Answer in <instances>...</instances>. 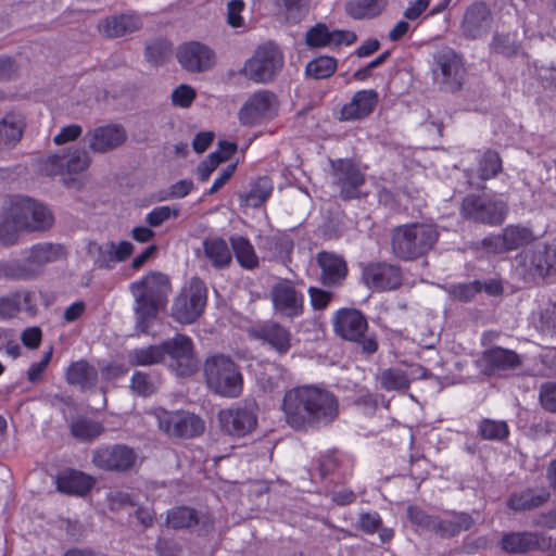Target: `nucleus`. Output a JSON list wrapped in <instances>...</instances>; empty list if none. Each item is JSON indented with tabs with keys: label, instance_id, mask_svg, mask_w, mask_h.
Instances as JSON below:
<instances>
[{
	"label": "nucleus",
	"instance_id": "64",
	"mask_svg": "<svg viewBox=\"0 0 556 556\" xmlns=\"http://www.w3.org/2000/svg\"><path fill=\"white\" fill-rule=\"evenodd\" d=\"M109 505L111 509H119L126 506H134L135 503L127 492L113 491L109 494Z\"/></svg>",
	"mask_w": 556,
	"mask_h": 556
},
{
	"label": "nucleus",
	"instance_id": "28",
	"mask_svg": "<svg viewBox=\"0 0 556 556\" xmlns=\"http://www.w3.org/2000/svg\"><path fill=\"white\" fill-rule=\"evenodd\" d=\"M55 483L62 493L84 496L91 490L94 480L81 471L68 469L58 475Z\"/></svg>",
	"mask_w": 556,
	"mask_h": 556
},
{
	"label": "nucleus",
	"instance_id": "34",
	"mask_svg": "<svg viewBox=\"0 0 556 556\" xmlns=\"http://www.w3.org/2000/svg\"><path fill=\"white\" fill-rule=\"evenodd\" d=\"M389 0H352L345 4L348 15L353 18H372L382 13Z\"/></svg>",
	"mask_w": 556,
	"mask_h": 556
},
{
	"label": "nucleus",
	"instance_id": "19",
	"mask_svg": "<svg viewBox=\"0 0 556 556\" xmlns=\"http://www.w3.org/2000/svg\"><path fill=\"white\" fill-rule=\"evenodd\" d=\"M136 459L135 451L126 445L98 448L92 457V462L98 468L115 471L130 469L135 465Z\"/></svg>",
	"mask_w": 556,
	"mask_h": 556
},
{
	"label": "nucleus",
	"instance_id": "39",
	"mask_svg": "<svg viewBox=\"0 0 556 556\" xmlns=\"http://www.w3.org/2000/svg\"><path fill=\"white\" fill-rule=\"evenodd\" d=\"M539 545L535 534L529 532L508 533L502 539V547L509 553L528 552Z\"/></svg>",
	"mask_w": 556,
	"mask_h": 556
},
{
	"label": "nucleus",
	"instance_id": "23",
	"mask_svg": "<svg viewBox=\"0 0 556 556\" xmlns=\"http://www.w3.org/2000/svg\"><path fill=\"white\" fill-rule=\"evenodd\" d=\"M333 327L343 339L356 341L367 329V320L359 311L343 308L337 312Z\"/></svg>",
	"mask_w": 556,
	"mask_h": 556
},
{
	"label": "nucleus",
	"instance_id": "58",
	"mask_svg": "<svg viewBox=\"0 0 556 556\" xmlns=\"http://www.w3.org/2000/svg\"><path fill=\"white\" fill-rule=\"evenodd\" d=\"M540 403L548 412H556V384L547 382L542 386L540 391Z\"/></svg>",
	"mask_w": 556,
	"mask_h": 556
},
{
	"label": "nucleus",
	"instance_id": "59",
	"mask_svg": "<svg viewBox=\"0 0 556 556\" xmlns=\"http://www.w3.org/2000/svg\"><path fill=\"white\" fill-rule=\"evenodd\" d=\"M20 74V65L10 56H0V80L15 79Z\"/></svg>",
	"mask_w": 556,
	"mask_h": 556
},
{
	"label": "nucleus",
	"instance_id": "16",
	"mask_svg": "<svg viewBox=\"0 0 556 556\" xmlns=\"http://www.w3.org/2000/svg\"><path fill=\"white\" fill-rule=\"evenodd\" d=\"M89 164L90 157L88 152L84 148H78L72 150L66 155H49L41 163L40 170L48 176L64 174L65 172L72 174L87 169Z\"/></svg>",
	"mask_w": 556,
	"mask_h": 556
},
{
	"label": "nucleus",
	"instance_id": "45",
	"mask_svg": "<svg viewBox=\"0 0 556 556\" xmlns=\"http://www.w3.org/2000/svg\"><path fill=\"white\" fill-rule=\"evenodd\" d=\"M21 230L25 229L17 226L15 213L10 204L0 220V242L4 244H13L17 239L18 231Z\"/></svg>",
	"mask_w": 556,
	"mask_h": 556
},
{
	"label": "nucleus",
	"instance_id": "41",
	"mask_svg": "<svg viewBox=\"0 0 556 556\" xmlns=\"http://www.w3.org/2000/svg\"><path fill=\"white\" fill-rule=\"evenodd\" d=\"M172 54V47L165 37H154L147 43L146 59L152 65L165 63Z\"/></svg>",
	"mask_w": 556,
	"mask_h": 556
},
{
	"label": "nucleus",
	"instance_id": "57",
	"mask_svg": "<svg viewBox=\"0 0 556 556\" xmlns=\"http://www.w3.org/2000/svg\"><path fill=\"white\" fill-rule=\"evenodd\" d=\"M358 525L364 532L372 534L380 529L382 520L377 511L362 513Z\"/></svg>",
	"mask_w": 556,
	"mask_h": 556
},
{
	"label": "nucleus",
	"instance_id": "55",
	"mask_svg": "<svg viewBox=\"0 0 556 556\" xmlns=\"http://www.w3.org/2000/svg\"><path fill=\"white\" fill-rule=\"evenodd\" d=\"M131 389L139 395L148 396L155 391L156 387L150 380L148 375L141 371H136L131 378Z\"/></svg>",
	"mask_w": 556,
	"mask_h": 556
},
{
	"label": "nucleus",
	"instance_id": "9",
	"mask_svg": "<svg viewBox=\"0 0 556 556\" xmlns=\"http://www.w3.org/2000/svg\"><path fill=\"white\" fill-rule=\"evenodd\" d=\"M278 97L269 90L253 92L241 106L238 117L243 125H256L275 118L279 113Z\"/></svg>",
	"mask_w": 556,
	"mask_h": 556
},
{
	"label": "nucleus",
	"instance_id": "27",
	"mask_svg": "<svg viewBox=\"0 0 556 556\" xmlns=\"http://www.w3.org/2000/svg\"><path fill=\"white\" fill-rule=\"evenodd\" d=\"M493 16L490 9L482 2L472 3L466 10L462 27L469 34H481L491 30Z\"/></svg>",
	"mask_w": 556,
	"mask_h": 556
},
{
	"label": "nucleus",
	"instance_id": "37",
	"mask_svg": "<svg viewBox=\"0 0 556 556\" xmlns=\"http://www.w3.org/2000/svg\"><path fill=\"white\" fill-rule=\"evenodd\" d=\"M261 337L279 353H286L291 346L290 332L278 324H269L262 328Z\"/></svg>",
	"mask_w": 556,
	"mask_h": 556
},
{
	"label": "nucleus",
	"instance_id": "62",
	"mask_svg": "<svg viewBox=\"0 0 556 556\" xmlns=\"http://www.w3.org/2000/svg\"><path fill=\"white\" fill-rule=\"evenodd\" d=\"M244 8V3L241 0H231L227 4V22L232 27H239L242 25V17L240 15Z\"/></svg>",
	"mask_w": 556,
	"mask_h": 556
},
{
	"label": "nucleus",
	"instance_id": "3",
	"mask_svg": "<svg viewBox=\"0 0 556 556\" xmlns=\"http://www.w3.org/2000/svg\"><path fill=\"white\" fill-rule=\"evenodd\" d=\"M66 256V249L60 243L41 242L33 245L25 255L24 262L9 260L0 262V277L29 279L42 271L46 265Z\"/></svg>",
	"mask_w": 556,
	"mask_h": 556
},
{
	"label": "nucleus",
	"instance_id": "4",
	"mask_svg": "<svg viewBox=\"0 0 556 556\" xmlns=\"http://www.w3.org/2000/svg\"><path fill=\"white\" fill-rule=\"evenodd\" d=\"M204 378L207 388L215 394L235 399L243 390V376L240 367L225 354H214L204 362Z\"/></svg>",
	"mask_w": 556,
	"mask_h": 556
},
{
	"label": "nucleus",
	"instance_id": "50",
	"mask_svg": "<svg viewBox=\"0 0 556 556\" xmlns=\"http://www.w3.org/2000/svg\"><path fill=\"white\" fill-rule=\"evenodd\" d=\"M508 427L504 421L483 420L480 424V433L488 440H501L508 435Z\"/></svg>",
	"mask_w": 556,
	"mask_h": 556
},
{
	"label": "nucleus",
	"instance_id": "51",
	"mask_svg": "<svg viewBox=\"0 0 556 556\" xmlns=\"http://www.w3.org/2000/svg\"><path fill=\"white\" fill-rule=\"evenodd\" d=\"M482 289L479 281L451 285L446 290L456 300L469 301Z\"/></svg>",
	"mask_w": 556,
	"mask_h": 556
},
{
	"label": "nucleus",
	"instance_id": "10",
	"mask_svg": "<svg viewBox=\"0 0 556 556\" xmlns=\"http://www.w3.org/2000/svg\"><path fill=\"white\" fill-rule=\"evenodd\" d=\"M16 216L17 226L27 231H45L54 223L52 212L42 203L29 198H17L10 201Z\"/></svg>",
	"mask_w": 556,
	"mask_h": 556
},
{
	"label": "nucleus",
	"instance_id": "26",
	"mask_svg": "<svg viewBox=\"0 0 556 556\" xmlns=\"http://www.w3.org/2000/svg\"><path fill=\"white\" fill-rule=\"evenodd\" d=\"M317 263L321 269V281L325 286H338L345 279L348 267L341 256L330 252H320Z\"/></svg>",
	"mask_w": 556,
	"mask_h": 556
},
{
	"label": "nucleus",
	"instance_id": "12",
	"mask_svg": "<svg viewBox=\"0 0 556 556\" xmlns=\"http://www.w3.org/2000/svg\"><path fill=\"white\" fill-rule=\"evenodd\" d=\"M462 212L472 220L497 225L505 218L506 205L502 200H495L488 194L468 195L463 202Z\"/></svg>",
	"mask_w": 556,
	"mask_h": 556
},
{
	"label": "nucleus",
	"instance_id": "15",
	"mask_svg": "<svg viewBox=\"0 0 556 556\" xmlns=\"http://www.w3.org/2000/svg\"><path fill=\"white\" fill-rule=\"evenodd\" d=\"M274 309L277 314L294 318L302 314L304 296L289 280L278 281L270 291Z\"/></svg>",
	"mask_w": 556,
	"mask_h": 556
},
{
	"label": "nucleus",
	"instance_id": "38",
	"mask_svg": "<svg viewBox=\"0 0 556 556\" xmlns=\"http://www.w3.org/2000/svg\"><path fill=\"white\" fill-rule=\"evenodd\" d=\"M24 118L17 113H8L0 121V142L4 144L17 142L23 134Z\"/></svg>",
	"mask_w": 556,
	"mask_h": 556
},
{
	"label": "nucleus",
	"instance_id": "11",
	"mask_svg": "<svg viewBox=\"0 0 556 556\" xmlns=\"http://www.w3.org/2000/svg\"><path fill=\"white\" fill-rule=\"evenodd\" d=\"M407 518L417 527L434 531L443 536L455 535L472 526L471 517L467 514H453L439 520L415 506L407 508Z\"/></svg>",
	"mask_w": 556,
	"mask_h": 556
},
{
	"label": "nucleus",
	"instance_id": "25",
	"mask_svg": "<svg viewBox=\"0 0 556 556\" xmlns=\"http://www.w3.org/2000/svg\"><path fill=\"white\" fill-rule=\"evenodd\" d=\"M378 102V94L374 90L357 91L351 101L344 104L340 111L341 121H353L369 115Z\"/></svg>",
	"mask_w": 556,
	"mask_h": 556
},
{
	"label": "nucleus",
	"instance_id": "20",
	"mask_svg": "<svg viewBox=\"0 0 556 556\" xmlns=\"http://www.w3.org/2000/svg\"><path fill=\"white\" fill-rule=\"evenodd\" d=\"M532 231L527 227L507 226L502 235H491L484 238L483 245L489 252L502 253L518 249L533 240Z\"/></svg>",
	"mask_w": 556,
	"mask_h": 556
},
{
	"label": "nucleus",
	"instance_id": "42",
	"mask_svg": "<svg viewBox=\"0 0 556 556\" xmlns=\"http://www.w3.org/2000/svg\"><path fill=\"white\" fill-rule=\"evenodd\" d=\"M72 434L83 441L97 438L103 431L100 422L86 417L76 418L71 426Z\"/></svg>",
	"mask_w": 556,
	"mask_h": 556
},
{
	"label": "nucleus",
	"instance_id": "6",
	"mask_svg": "<svg viewBox=\"0 0 556 556\" xmlns=\"http://www.w3.org/2000/svg\"><path fill=\"white\" fill-rule=\"evenodd\" d=\"M283 56L279 48L267 42L260 46L248 59L240 73L254 83L265 84L270 81L282 68Z\"/></svg>",
	"mask_w": 556,
	"mask_h": 556
},
{
	"label": "nucleus",
	"instance_id": "40",
	"mask_svg": "<svg viewBox=\"0 0 556 556\" xmlns=\"http://www.w3.org/2000/svg\"><path fill=\"white\" fill-rule=\"evenodd\" d=\"M233 253L238 263L248 269H252L258 264V258L255 254L253 245L250 241L241 236H233L230 238Z\"/></svg>",
	"mask_w": 556,
	"mask_h": 556
},
{
	"label": "nucleus",
	"instance_id": "30",
	"mask_svg": "<svg viewBox=\"0 0 556 556\" xmlns=\"http://www.w3.org/2000/svg\"><path fill=\"white\" fill-rule=\"evenodd\" d=\"M97 380V369L83 359L71 364L66 370V381L70 384L78 386L83 390L93 388Z\"/></svg>",
	"mask_w": 556,
	"mask_h": 556
},
{
	"label": "nucleus",
	"instance_id": "54",
	"mask_svg": "<svg viewBox=\"0 0 556 556\" xmlns=\"http://www.w3.org/2000/svg\"><path fill=\"white\" fill-rule=\"evenodd\" d=\"M18 313L20 303L14 293L0 296V321L12 319Z\"/></svg>",
	"mask_w": 556,
	"mask_h": 556
},
{
	"label": "nucleus",
	"instance_id": "1",
	"mask_svg": "<svg viewBox=\"0 0 556 556\" xmlns=\"http://www.w3.org/2000/svg\"><path fill=\"white\" fill-rule=\"evenodd\" d=\"M282 409L287 422L293 428L308 424L327 425L338 417L339 402L329 390L307 384L286 392Z\"/></svg>",
	"mask_w": 556,
	"mask_h": 556
},
{
	"label": "nucleus",
	"instance_id": "32",
	"mask_svg": "<svg viewBox=\"0 0 556 556\" xmlns=\"http://www.w3.org/2000/svg\"><path fill=\"white\" fill-rule=\"evenodd\" d=\"M548 497L549 494L545 490H526L513 494L507 501V506L515 511H522L541 506Z\"/></svg>",
	"mask_w": 556,
	"mask_h": 556
},
{
	"label": "nucleus",
	"instance_id": "2",
	"mask_svg": "<svg viewBox=\"0 0 556 556\" xmlns=\"http://www.w3.org/2000/svg\"><path fill=\"white\" fill-rule=\"evenodd\" d=\"M129 289L135 299L137 326L142 332H146L160 308L165 305V299L169 291V279L164 274L150 273L132 282Z\"/></svg>",
	"mask_w": 556,
	"mask_h": 556
},
{
	"label": "nucleus",
	"instance_id": "8",
	"mask_svg": "<svg viewBox=\"0 0 556 556\" xmlns=\"http://www.w3.org/2000/svg\"><path fill=\"white\" fill-rule=\"evenodd\" d=\"M160 430L168 435L176 438H194L203 433L205 429L204 420L187 410L169 412L164 408H155L152 412Z\"/></svg>",
	"mask_w": 556,
	"mask_h": 556
},
{
	"label": "nucleus",
	"instance_id": "29",
	"mask_svg": "<svg viewBox=\"0 0 556 556\" xmlns=\"http://www.w3.org/2000/svg\"><path fill=\"white\" fill-rule=\"evenodd\" d=\"M132 252L134 244L130 241H110L98 247L96 264L99 267L111 268L115 263L127 260Z\"/></svg>",
	"mask_w": 556,
	"mask_h": 556
},
{
	"label": "nucleus",
	"instance_id": "49",
	"mask_svg": "<svg viewBox=\"0 0 556 556\" xmlns=\"http://www.w3.org/2000/svg\"><path fill=\"white\" fill-rule=\"evenodd\" d=\"M288 24H296L308 9V0H280Z\"/></svg>",
	"mask_w": 556,
	"mask_h": 556
},
{
	"label": "nucleus",
	"instance_id": "24",
	"mask_svg": "<svg viewBox=\"0 0 556 556\" xmlns=\"http://www.w3.org/2000/svg\"><path fill=\"white\" fill-rule=\"evenodd\" d=\"M126 140V131L119 125L101 126L88 135V142L91 150L106 152L123 144Z\"/></svg>",
	"mask_w": 556,
	"mask_h": 556
},
{
	"label": "nucleus",
	"instance_id": "21",
	"mask_svg": "<svg viewBox=\"0 0 556 556\" xmlns=\"http://www.w3.org/2000/svg\"><path fill=\"white\" fill-rule=\"evenodd\" d=\"M177 60L189 72H203L211 68L215 62L213 51L198 42H188L177 50Z\"/></svg>",
	"mask_w": 556,
	"mask_h": 556
},
{
	"label": "nucleus",
	"instance_id": "43",
	"mask_svg": "<svg viewBox=\"0 0 556 556\" xmlns=\"http://www.w3.org/2000/svg\"><path fill=\"white\" fill-rule=\"evenodd\" d=\"M271 192V180L267 177H261L254 182L252 189L245 194L244 201L249 206L258 207L270 197Z\"/></svg>",
	"mask_w": 556,
	"mask_h": 556
},
{
	"label": "nucleus",
	"instance_id": "33",
	"mask_svg": "<svg viewBox=\"0 0 556 556\" xmlns=\"http://www.w3.org/2000/svg\"><path fill=\"white\" fill-rule=\"evenodd\" d=\"M205 257L216 268L227 266L231 261V251L222 238H207L203 241Z\"/></svg>",
	"mask_w": 556,
	"mask_h": 556
},
{
	"label": "nucleus",
	"instance_id": "13",
	"mask_svg": "<svg viewBox=\"0 0 556 556\" xmlns=\"http://www.w3.org/2000/svg\"><path fill=\"white\" fill-rule=\"evenodd\" d=\"M217 418L222 429L233 437L247 435L257 426L256 410L251 404H237L222 409Z\"/></svg>",
	"mask_w": 556,
	"mask_h": 556
},
{
	"label": "nucleus",
	"instance_id": "18",
	"mask_svg": "<svg viewBox=\"0 0 556 556\" xmlns=\"http://www.w3.org/2000/svg\"><path fill=\"white\" fill-rule=\"evenodd\" d=\"M163 344L166 346V355L172 359L170 367L178 376H187L194 371L195 361L190 338L177 334Z\"/></svg>",
	"mask_w": 556,
	"mask_h": 556
},
{
	"label": "nucleus",
	"instance_id": "36",
	"mask_svg": "<svg viewBox=\"0 0 556 556\" xmlns=\"http://www.w3.org/2000/svg\"><path fill=\"white\" fill-rule=\"evenodd\" d=\"M165 356L166 346L163 343L134 349L128 354L130 364L135 366H151L162 362Z\"/></svg>",
	"mask_w": 556,
	"mask_h": 556
},
{
	"label": "nucleus",
	"instance_id": "44",
	"mask_svg": "<svg viewBox=\"0 0 556 556\" xmlns=\"http://www.w3.org/2000/svg\"><path fill=\"white\" fill-rule=\"evenodd\" d=\"M502 168V161L495 151H486L479 156L477 176L482 180L493 178Z\"/></svg>",
	"mask_w": 556,
	"mask_h": 556
},
{
	"label": "nucleus",
	"instance_id": "31",
	"mask_svg": "<svg viewBox=\"0 0 556 556\" xmlns=\"http://www.w3.org/2000/svg\"><path fill=\"white\" fill-rule=\"evenodd\" d=\"M98 27L100 31L108 35H123L140 30L141 22L136 15L121 14L104 18Z\"/></svg>",
	"mask_w": 556,
	"mask_h": 556
},
{
	"label": "nucleus",
	"instance_id": "56",
	"mask_svg": "<svg viewBox=\"0 0 556 556\" xmlns=\"http://www.w3.org/2000/svg\"><path fill=\"white\" fill-rule=\"evenodd\" d=\"M52 357V348H50L39 362L33 363L27 370V379L31 383L39 382L42 374L47 369Z\"/></svg>",
	"mask_w": 556,
	"mask_h": 556
},
{
	"label": "nucleus",
	"instance_id": "22",
	"mask_svg": "<svg viewBox=\"0 0 556 556\" xmlns=\"http://www.w3.org/2000/svg\"><path fill=\"white\" fill-rule=\"evenodd\" d=\"M337 184L344 199L359 195L358 188L364 184V174L349 160L332 162Z\"/></svg>",
	"mask_w": 556,
	"mask_h": 556
},
{
	"label": "nucleus",
	"instance_id": "35",
	"mask_svg": "<svg viewBox=\"0 0 556 556\" xmlns=\"http://www.w3.org/2000/svg\"><path fill=\"white\" fill-rule=\"evenodd\" d=\"M482 359L493 370L514 368L519 364L516 353L498 346L486 350Z\"/></svg>",
	"mask_w": 556,
	"mask_h": 556
},
{
	"label": "nucleus",
	"instance_id": "61",
	"mask_svg": "<svg viewBox=\"0 0 556 556\" xmlns=\"http://www.w3.org/2000/svg\"><path fill=\"white\" fill-rule=\"evenodd\" d=\"M492 49L496 53H501L503 55H514L518 51V47L516 46L515 40L511 37H494L492 42Z\"/></svg>",
	"mask_w": 556,
	"mask_h": 556
},
{
	"label": "nucleus",
	"instance_id": "7",
	"mask_svg": "<svg viewBox=\"0 0 556 556\" xmlns=\"http://www.w3.org/2000/svg\"><path fill=\"white\" fill-rule=\"evenodd\" d=\"M206 301L205 283L197 277L191 278L173 304V317L180 324H192L203 313Z\"/></svg>",
	"mask_w": 556,
	"mask_h": 556
},
{
	"label": "nucleus",
	"instance_id": "47",
	"mask_svg": "<svg viewBox=\"0 0 556 556\" xmlns=\"http://www.w3.org/2000/svg\"><path fill=\"white\" fill-rule=\"evenodd\" d=\"M197 521L195 511L188 507H176L167 515V525L174 529L189 528Z\"/></svg>",
	"mask_w": 556,
	"mask_h": 556
},
{
	"label": "nucleus",
	"instance_id": "48",
	"mask_svg": "<svg viewBox=\"0 0 556 556\" xmlns=\"http://www.w3.org/2000/svg\"><path fill=\"white\" fill-rule=\"evenodd\" d=\"M381 387L387 391L406 390L409 381L404 371L400 369H387L380 376Z\"/></svg>",
	"mask_w": 556,
	"mask_h": 556
},
{
	"label": "nucleus",
	"instance_id": "63",
	"mask_svg": "<svg viewBox=\"0 0 556 556\" xmlns=\"http://www.w3.org/2000/svg\"><path fill=\"white\" fill-rule=\"evenodd\" d=\"M219 164L218 153H211L198 167L200 180L205 181Z\"/></svg>",
	"mask_w": 556,
	"mask_h": 556
},
{
	"label": "nucleus",
	"instance_id": "53",
	"mask_svg": "<svg viewBox=\"0 0 556 556\" xmlns=\"http://www.w3.org/2000/svg\"><path fill=\"white\" fill-rule=\"evenodd\" d=\"M179 214V208L170 207V206H157L153 208L150 213H148L146 217V222L151 227H157L163 224L165 220L177 217Z\"/></svg>",
	"mask_w": 556,
	"mask_h": 556
},
{
	"label": "nucleus",
	"instance_id": "60",
	"mask_svg": "<svg viewBox=\"0 0 556 556\" xmlns=\"http://www.w3.org/2000/svg\"><path fill=\"white\" fill-rule=\"evenodd\" d=\"M193 189V181L190 179H182L173 184L166 195L162 197L161 200L166 199H181L188 195Z\"/></svg>",
	"mask_w": 556,
	"mask_h": 556
},
{
	"label": "nucleus",
	"instance_id": "5",
	"mask_svg": "<svg viewBox=\"0 0 556 556\" xmlns=\"http://www.w3.org/2000/svg\"><path fill=\"white\" fill-rule=\"evenodd\" d=\"M439 237L432 224L413 223L396 227L392 231L393 253L402 260H414L428 252Z\"/></svg>",
	"mask_w": 556,
	"mask_h": 556
},
{
	"label": "nucleus",
	"instance_id": "14",
	"mask_svg": "<svg viewBox=\"0 0 556 556\" xmlns=\"http://www.w3.org/2000/svg\"><path fill=\"white\" fill-rule=\"evenodd\" d=\"M434 79L447 89H458L466 75V68L460 55L451 49H443L434 56Z\"/></svg>",
	"mask_w": 556,
	"mask_h": 556
},
{
	"label": "nucleus",
	"instance_id": "17",
	"mask_svg": "<svg viewBox=\"0 0 556 556\" xmlns=\"http://www.w3.org/2000/svg\"><path fill=\"white\" fill-rule=\"evenodd\" d=\"M365 285L377 291L393 290L401 286L402 274L397 266L387 263H370L363 268Z\"/></svg>",
	"mask_w": 556,
	"mask_h": 556
},
{
	"label": "nucleus",
	"instance_id": "46",
	"mask_svg": "<svg viewBox=\"0 0 556 556\" xmlns=\"http://www.w3.org/2000/svg\"><path fill=\"white\" fill-rule=\"evenodd\" d=\"M337 68V61L330 56H319L312 60L305 68L307 76L324 79L331 76Z\"/></svg>",
	"mask_w": 556,
	"mask_h": 556
},
{
	"label": "nucleus",
	"instance_id": "52",
	"mask_svg": "<svg viewBox=\"0 0 556 556\" xmlns=\"http://www.w3.org/2000/svg\"><path fill=\"white\" fill-rule=\"evenodd\" d=\"M195 97L197 92L191 86L181 84L173 90L170 99L175 106L187 109Z\"/></svg>",
	"mask_w": 556,
	"mask_h": 556
}]
</instances>
